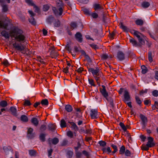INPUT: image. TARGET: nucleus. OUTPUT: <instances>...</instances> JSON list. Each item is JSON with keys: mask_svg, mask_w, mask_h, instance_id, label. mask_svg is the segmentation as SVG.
I'll return each mask as SVG.
<instances>
[{"mask_svg": "<svg viewBox=\"0 0 158 158\" xmlns=\"http://www.w3.org/2000/svg\"><path fill=\"white\" fill-rule=\"evenodd\" d=\"M41 103L42 105L45 106L48 105V101L47 99H44L42 100L41 101Z\"/></svg>", "mask_w": 158, "mask_h": 158, "instance_id": "79ce46f5", "label": "nucleus"}, {"mask_svg": "<svg viewBox=\"0 0 158 158\" xmlns=\"http://www.w3.org/2000/svg\"><path fill=\"white\" fill-rule=\"evenodd\" d=\"M54 20V18L52 15H50L47 18L46 21L48 23L51 24Z\"/></svg>", "mask_w": 158, "mask_h": 158, "instance_id": "aec40b11", "label": "nucleus"}, {"mask_svg": "<svg viewBox=\"0 0 158 158\" xmlns=\"http://www.w3.org/2000/svg\"><path fill=\"white\" fill-rule=\"evenodd\" d=\"M125 148L124 146H122L119 150V153L121 154H123L125 152Z\"/></svg>", "mask_w": 158, "mask_h": 158, "instance_id": "58836bf2", "label": "nucleus"}, {"mask_svg": "<svg viewBox=\"0 0 158 158\" xmlns=\"http://www.w3.org/2000/svg\"><path fill=\"white\" fill-rule=\"evenodd\" d=\"M67 154L69 158H71L73 156V152L72 151H68L67 152Z\"/></svg>", "mask_w": 158, "mask_h": 158, "instance_id": "c03bdc74", "label": "nucleus"}, {"mask_svg": "<svg viewBox=\"0 0 158 158\" xmlns=\"http://www.w3.org/2000/svg\"><path fill=\"white\" fill-rule=\"evenodd\" d=\"M120 27L125 32H128L129 31V29L126 26H124L122 23H120Z\"/></svg>", "mask_w": 158, "mask_h": 158, "instance_id": "a878e982", "label": "nucleus"}, {"mask_svg": "<svg viewBox=\"0 0 158 158\" xmlns=\"http://www.w3.org/2000/svg\"><path fill=\"white\" fill-rule=\"evenodd\" d=\"M60 126L62 128H64L66 127V123L64 119L60 121Z\"/></svg>", "mask_w": 158, "mask_h": 158, "instance_id": "e433bc0d", "label": "nucleus"}, {"mask_svg": "<svg viewBox=\"0 0 158 158\" xmlns=\"http://www.w3.org/2000/svg\"><path fill=\"white\" fill-rule=\"evenodd\" d=\"M8 27V23H5L3 21L0 20V28H2L4 30H7Z\"/></svg>", "mask_w": 158, "mask_h": 158, "instance_id": "f8f14e48", "label": "nucleus"}, {"mask_svg": "<svg viewBox=\"0 0 158 158\" xmlns=\"http://www.w3.org/2000/svg\"><path fill=\"white\" fill-rule=\"evenodd\" d=\"M141 149L142 150H144L146 151H148L149 149V147H148L147 145H142L141 147Z\"/></svg>", "mask_w": 158, "mask_h": 158, "instance_id": "052dcab7", "label": "nucleus"}, {"mask_svg": "<svg viewBox=\"0 0 158 158\" xmlns=\"http://www.w3.org/2000/svg\"><path fill=\"white\" fill-rule=\"evenodd\" d=\"M106 99L107 101H108L110 102V105L112 107H114L113 100L110 98H107Z\"/></svg>", "mask_w": 158, "mask_h": 158, "instance_id": "49530a36", "label": "nucleus"}, {"mask_svg": "<svg viewBox=\"0 0 158 158\" xmlns=\"http://www.w3.org/2000/svg\"><path fill=\"white\" fill-rule=\"evenodd\" d=\"M125 154L126 156H130L131 155V153L127 149L125 152Z\"/></svg>", "mask_w": 158, "mask_h": 158, "instance_id": "6e6d98bb", "label": "nucleus"}, {"mask_svg": "<svg viewBox=\"0 0 158 158\" xmlns=\"http://www.w3.org/2000/svg\"><path fill=\"white\" fill-rule=\"evenodd\" d=\"M77 0L81 3H84L85 4L87 3L88 1V0Z\"/></svg>", "mask_w": 158, "mask_h": 158, "instance_id": "0e129e2a", "label": "nucleus"}, {"mask_svg": "<svg viewBox=\"0 0 158 158\" xmlns=\"http://www.w3.org/2000/svg\"><path fill=\"white\" fill-rule=\"evenodd\" d=\"M148 58L149 61L151 62L152 61V52L151 51H149L148 52Z\"/></svg>", "mask_w": 158, "mask_h": 158, "instance_id": "4c0bfd02", "label": "nucleus"}, {"mask_svg": "<svg viewBox=\"0 0 158 158\" xmlns=\"http://www.w3.org/2000/svg\"><path fill=\"white\" fill-rule=\"evenodd\" d=\"M48 127L49 130L53 132L56 130V125L54 124H49L48 125Z\"/></svg>", "mask_w": 158, "mask_h": 158, "instance_id": "5701e85b", "label": "nucleus"}, {"mask_svg": "<svg viewBox=\"0 0 158 158\" xmlns=\"http://www.w3.org/2000/svg\"><path fill=\"white\" fill-rule=\"evenodd\" d=\"M52 141L53 144L56 145L59 142V140L58 138L55 137L52 139Z\"/></svg>", "mask_w": 158, "mask_h": 158, "instance_id": "ea45409f", "label": "nucleus"}, {"mask_svg": "<svg viewBox=\"0 0 158 158\" xmlns=\"http://www.w3.org/2000/svg\"><path fill=\"white\" fill-rule=\"evenodd\" d=\"M20 44L16 42H15L13 44V45L15 50L19 51L21 52L22 53L24 54L25 53L23 52L24 49V47L23 46L21 45Z\"/></svg>", "mask_w": 158, "mask_h": 158, "instance_id": "f03ea898", "label": "nucleus"}, {"mask_svg": "<svg viewBox=\"0 0 158 158\" xmlns=\"http://www.w3.org/2000/svg\"><path fill=\"white\" fill-rule=\"evenodd\" d=\"M36 60L42 64H45V62L43 61V60L40 56H37L36 57Z\"/></svg>", "mask_w": 158, "mask_h": 158, "instance_id": "c9c22d12", "label": "nucleus"}, {"mask_svg": "<svg viewBox=\"0 0 158 158\" xmlns=\"http://www.w3.org/2000/svg\"><path fill=\"white\" fill-rule=\"evenodd\" d=\"M135 99L136 100V102L138 103V104L139 105H141L142 103V102L140 100V98L138 96H135Z\"/></svg>", "mask_w": 158, "mask_h": 158, "instance_id": "09e8293b", "label": "nucleus"}, {"mask_svg": "<svg viewBox=\"0 0 158 158\" xmlns=\"http://www.w3.org/2000/svg\"><path fill=\"white\" fill-rule=\"evenodd\" d=\"M31 121V123L35 127H37L39 124V120L36 118H32Z\"/></svg>", "mask_w": 158, "mask_h": 158, "instance_id": "f3484780", "label": "nucleus"}, {"mask_svg": "<svg viewBox=\"0 0 158 158\" xmlns=\"http://www.w3.org/2000/svg\"><path fill=\"white\" fill-rule=\"evenodd\" d=\"M111 147L114 149V151L113 152V153H115L118 151V149L117 146L114 145L112 144L111 145Z\"/></svg>", "mask_w": 158, "mask_h": 158, "instance_id": "864d4df0", "label": "nucleus"}, {"mask_svg": "<svg viewBox=\"0 0 158 158\" xmlns=\"http://www.w3.org/2000/svg\"><path fill=\"white\" fill-rule=\"evenodd\" d=\"M10 110L11 112V114L14 116L17 117L18 114L17 112L16 108L13 106H11L10 108Z\"/></svg>", "mask_w": 158, "mask_h": 158, "instance_id": "dca6fc26", "label": "nucleus"}, {"mask_svg": "<svg viewBox=\"0 0 158 158\" xmlns=\"http://www.w3.org/2000/svg\"><path fill=\"white\" fill-rule=\"evenodd\" d=\"M59 55L58 52L56 51H55L52 52H50V56L52 58H55Z\"/></svg>", "mask_w": 158, "mask_h": 158, "instance_id": "4be33fe9", "label": "nucleus"}, {"mask_svg": "<svg viewBox=\"0 0 158 158\" xmlns=\"http://www.w3.org/2000/svg\"><path fill=\"white\" fill-rule=\"evenodd\" d=\"M89 15L93 19H96L98 17V14L94 11L91 12L90 13H89Z\"/></svg>", "mask_w": 158, "mask_h": 158, "instance_id": "412c9836", "label": "nucleus"}, {"mask_svg": "<svg viewBox=\"0 0 158 158\" xmlns=\"http://www.w3.org/2000/svg\"><path fill=\"white\" fill-rule=\"evenodd\" d=\"M27 129V137L30 139L33 138L35 137V133H33V129L31 127H28Z\"/></svg>", "mask_w": 158, "mask_h": 158, "instance_id": "423d86ee", "label": "nucleus"}, {"mask_svg": "<svg viewBox=\"0 0 158 158\" xmlns=\"http://www.w3.org/2000/svg\"><path fill=\"white\" fill-rule=\"evenodd\" d=\"M45 135L43 133H41L39 136V138L41 141L42 142L45 141Z\"/></svg>", "mask_w": 158, "mask_h": 158, "instance_id": "2f4dec72", "label": "nucleus"}, {"mask_svg": "<svg viewBox=\"0 0 158 158\" xmlns=\"http://www.w3.org/2000/svg\"><path fill=\"white\" fill-rule=\"evenodd\" d=\"M134 35L138 38L139 42L141 44H144L145 41L144 40L140 37V35H142L141 33L138 31H136L134 32Z\"/></svg>", "mask_w": 158, "mask_h": 158, "instance_id": "39448f33", "label": "nucleus"}, {"mask_svg": "<svg viewBox=\"0 0 158 158\" xmlns=\"http://www.w3.org/2000/svg\"><path fill=\"white\" fill-rule=\"evenodd\" d=\"M93 7L94 9L96 10H101L103 9V7L99 4H95L94 5Z\"/></svg>", "mask_w": 158, "mask_h": 158, "instance_id": "a211bd4d", "label": "nucleus"}, {"mask_svg": "<svg viewBox=\"0 0 158 158\" xmlns=\"http://www.w3.org/2000/svg\"><path fill=\"white\" fill-rule=\"evenodd\" d=\"M141 69H142V73L144 74L147 72L148 71V69H147L146 67L145 66H144V65H142L141 66Z\"/></svg>", "mask_w": 158, "mask_h": 158, "instance_id": "f704fd0d", "label": "nucleus"}, {"mask_svg": "<svg viewBox=\"0 0 158 158\" xmlns=\"http://www.w3.org/2000/svg\"><path fill=\"white\" fill-rule=\"evenodd\" d=\"M23 33V31L16 27H13L9 33L5 30L1 32L2 35L6 39H9L10 37H14L17 41L23 43L25 41V37Z\"/></svg>", "mask_w": 158, "mask_h": 158, "instance_id": "f257e3e1", "label": "nucleus"}, {"mask_svg": "<svg viewBox=\"0 0 158 158\" xmlns=\"http://www.w3.org/2000/svg\"><path fill=\"white\" fill-rule=\"evenodd\" d=\"M2 63L4 65L5 67H7L10 64L6 60H3V61Z\"/></svg>", "mask_w": 158, "mask_h": 158, "instance_id": "de8ad7c7", "label": "nucleus"}, {"mask_svg": "<svg viewBox=\"0 0 158 158\" xmlns=\"http://www.w3.org/2000/svg\"><path fill=\"white\" fill-rule=\"evenodd\" d=\"M102 88H100V91L102 95L105 97L106 98L108 96V94L106 92V87L102 85Z\"/></svg>", "mask_w": 158, "mask_h": 158, "instance_id": "0eeeda50", "label": "nucleus"}, {"mask_svg": "<svg viewBox=\"0 0 158 158\" xmlns=\"http://www.w3.org/2000/svg\"><path fill=\"white\" fill-rule=\"evenodd\" d=\"M31 103L30 102V101L27 100H25L24 103L23 104V105L26 106H29L31 105Z\"/></svg>", "mask_w": 158, "mask_h": 158, "instance_id": "4d7b16f0", "label": "nucleus"}, {"mask_svg": "<svg viewBox=\"0 0 158 158\" xmlns=\"http://www.w3.org/2000/svg\"><path fill=\"white\" fill-rule=\"evenodd\" d=\"M82 156L81 152H77L76 153V158H79L81 157Z\"/></svg>", "mask_w": 158, "mask_h": 158, "instance_id": "bf43d9fd", "label": "nucleus"}, {"mask_svg": "<svg viewBox=\"0 0 158 158\" xmlns=\"http://www.w3.org/2000/svg\"><path fill=\"white\" fill-rule=\"evenodd\" d=\"M70 29L72 30L76 28L77 27V23L74 22H71L70 24Z\"/></svg>", "mask_w": 158, "mask_h": 158, "instance_id": "473e14b6", "label": "nucleus"}, {"mask_svg": "<svg viewBox=\"0 0 158 158\" xmlns=\"http://www.w3.org/2000/svg\"><path fill=\"white\" fill-rule=\"evenodd\" d=\"M7 106V102L5 101H2L0 102V106L2 107H5Z\"/></svg>", "mask_w": 158, "mask_h": 158, "instance_id": "72a5a7b5", "label": "nucleus"}, {"mask_svg": "<svg viewBox=\"0 0 158 158\" xmlns=\"http://www.w3.org/2000/svg\"><path fill=\"white\" fill-rule=\"evenodd\" d=\"M139 117L142 120L143 125L144 127H145L148 122L147 117L142 114L139 115Z\"/></svg>", "mask_w": 158, "mask_h": 158, "instance_id": "1a4fd4ad", "label": "nucleus"}, {"mask_svg": "<svg viewBox=\"0 0 158 158\" xmlns=\"http://www.w3.org/2000/svg\"><path fill=\"white\" fill-rule=\"evenodd\" d=\"M101 56L102 59L103 60H106L109 57L108 55L105 54H102L101 55Z\"/></svg>", "mask_w": 158, "mask_h": 158, "instance_id": "5fc2aeb1", "label": "nucleus"}, {"mask_svg": "<svg viewBox=\"0 0 158 158\" xmlns=\"http://www.w3.org/2000/svg\"><path fill=\"white\" fill-rule=\"evenodd\" d=\"M52 10L54 14L56 16H60L62 14L63 9L62 7H60L58 9H57L56 7H53Z\"/></svg>", "mask_w": 158, "mask_h": 158, "instance_id": "20e7f679", "label": "nucleus"}, {"mask_svg": "<svg viewBox=\"0 0 158 158\" xmlns=\"http://www.w3.org/2000/svg\"><path fill=\"white\" fill-rule=\"evenodd\" d=\"M47 127L46 124H43L40 126V130L41 131L43 132L45 131L47 129Z\"/></svg>", "mask_w": 158, "mask_h": 158, "instance_id": "c756f323", "label": "nucleus"}, {"mask_svg": "<svg viewBox=\"0 0 158 158\" xmlns=\"http://www.w3.org/2000/svg\"><path fill=\"white\" fill-rule=\"evenodd\" d=\"M152 94L154 96L157 97L158 96V91L156 90H154L152 91Z\"/></svg>", "mask_w": 158, "mask_h": 158, "instance_id": "680f3d73", "label": "nucleus"}, {"mask_svg": "<svg viewBox=\"0 0 158 158\" xmlns=\"http://www.w3.org/2000/svg\"><path fill=\"white\" fill-rule=\"evenodd\" d=\"M119 125L124 131H127V127L124 125L123 123L120 122L119 123Z\"/></svg>", "mask_w": 158, "mask_h": 158, "instance_id": "a18cd8bd", "label": "nucleus"}, {"mask_svg": "<svg viewBox=\"0 0 158 158\" xmlns=\"http://www.w3.org/2000/svg\"><path fill=\"white\" fill-rule=\"evenodd\" d=\"M89 71L92 73L94 76V75L96 76L95 79L96 81H97L99 78L97 77L99 75V69L98 67H96L95 69L90 68H89Z\"/></svg>", "mask_w": 158, "mask_h": 158, "instance_id": "7ed1b4c3", "label": "nucleus"}, {"mask_svg": "<svg viewBox=\"0 0 158 158\" xmlns=\"http://www.w3.org/2000/svg\"><path fill=\"white\" fill-rule=\"evenodd\" d=\"M135 23L138 25H142L143 23V20L141 19H138L135 21Z\"/></svg>", "mask_w": 158, "mask_h": 158, "instance_id": "7c9ffc66", "label": "nucleus"}, {"mask_svg": "<svg viewBox=\"0 0 158 158\" xmlns=\"http://www.w3.org/2000/svg\"><path fill=\"white\" fill-rule=\"evenodd\" d=\"M65 109L67 112H70L73 110V108L71 106L68 104L65 106Z\"/></svg>", "mask_w": 158, "mask_h": 158, "instance_id": "b1692460", "label": "nucleus"}, {"mask_svg": "<svg viewBox=\"0 0 158 158\" xmlns=\"http://www.w3.org/2000/svg\"><path fill=\"white\" fill-rule=\"evenodd\" d=\"M89 84H91V85L93 86H95L96 85L94 84V80L92 79H89Z\"/></svg>", "mask_w": 158, "mask_h": 158, "instance_id": "338daca9", "label": "nucleus"}, {"mask_svg": "<svg viewBox=\"0 0 158 158\" xmlns=\"http://www.w3.org/2000/svg\"><path fill=\"white\" fill-rule=\"evenodd\" d=\"M141 5L143 8H147L149 6L150 4L148 2L145 1L142 3Z\"/></svg>", "mask_w": 158, "mask_h": 158, "instance_id": "c85d7f7f", "label": "nucleus"}, {"mask_svg": "<svg viewBox=\"0 0 158 158\" xmlns=\"http://www.w3.org/2000/svg\"><path fill=\"white\" fill-rule=\"evenodd\" d=\"M67 135L70 137L72 138L73 136V132L71 131H68L67 133Z\"/></svg>", "mask_w": 158, "mask_h": 158, "instance_id": "13d9d810", "label": "nucleus"}, {"mask_svg": "<svg viewBox=\"0 0 158 158\" xmlns=\"http://www.w3.org/2000/svg\"><path fill=\"white\" fill-rule=\"evenodd\" d=\"M82 10L85 14L88 15H89V10L85 7L82 8Z\"/></svg>", "mask_w": 158, "mask_h": 158, "instance_id": "a19ab883", "label": "nucleus"}, {"mask_svg": "<svg viewBox=\"0 0 158 158\" xmlns=\"http://www.w3.org/2000/svg\"><path fill=\"white\" fill-rule=\"evenodd\" d=\"M76 40L80 43L82 41V35L80 32H77L75 35Z\"/></svg>", "mask_w": 158, "mask_h": 158, "instance_id": "2eb2a0df", "label": "nucleus"}, {"mask_svg": "<svg viewBox=\"0 0 158 158\" xmlns=\"http://www.w3.org/2000/svg\"><path fill=\"white\" fill-rule=\"evenodd\" d=\"M117 57L119 60L122 61L125 59V54L122 52L118 51L117 53Z\"/></svg>", "mask_w": 158, "mask_h": 158, "instance_id": "9d476101", "label": "nucleus"}, {"mask_svg": "<svg viewBox=\"0 0 158 158\" xmlns=\"http://www.w3.org/2000/svg\"><path fill=\"white\" fill-rule=\"evenodd\" d=\"M49 9V6L48 5H45L43 6V10L44 11H47Z\"/></svg>", "mask_w": 158, "mask_h": 158, "instance_id": "8fccbe9b", "label": "nucleus"}, {"mask_svg": "<svg viewBox=\"0 0 158 158\" xmlns=\"http://www.w3.org/2000/svg\"><path fill=\"white\" fill-rule=\"evenodd\" d=\"M20 120L23 122H26L28 121V117L25 115H22L20 117Z\"/></svg>", "mask_w": 158, "mask_h": 158, "instance_id": "393cba45", "label": "nucleus"}, {"mask_svg": "<svg viewBox=\"0 0 158 158\" xmlns=\"http://www.w3.org/2000/svg\"><path fill=\"white\" fill-rule=\"evenodd\" d=\"M2 11L4 12H6L8 10V8L6 5H3L2 6Z\"/></svg>", "mask_w": 158, "mask_h": 158, "instance_id": "3c124183", "label": "nucleus"}, {"mask_svg": "<svg viewBox=\"0 0 158 158\" xmlns=\"http://www.w3.org/2000/svg\"><path fill=\"white\" fill-rule=\"evenodd\" d=\"M148 142L147 144V145L149 147H152L155 145V144L153 142V139L151 137H149L148 138Z\"/></svg>", "mask_w": 158, "mask_h": 158, "instance_id": "4468645a", "label": "nucleus"}, {"mask_svg": "<svg viewBox=\"0 0 158 158\" xmlns=\"http://www.w3.org/2000/svg\"><path fill=\"white\" fill-rule=\"evenodd\" d=\"M129 42L130 43H131L134 46L136 47H140L143 45L141 44L140 43H138L137 41L133 38H130L129 39Z\"/></svg>", "mask_w": 158, "mask_h": 158, "instance_id": "9b49d317", "label": "nucleus"}, {"mask_svg": "<svg viewBox=\"0 0 158 158\" xmlns=\"http://www.w3.org/2000/svg\"><path fill=\"white\" fill-rule=\"evenodd\" d=\"M89 45L93 48L96 49H98V47L97 46V45L93 43L89 44Z\"/></svg>", "mask_w": 158, "mask_h": 158, "instance_id": "e2e57ef3", "label": "nucleus"}, {"mask_svg": "<svg viewBox=\"0 0 158 158\" xmlns=\"http://www.w3.org/2000/svg\"><path fill=\"white\" fill-rule=\"evenodd\" d=\"M124 100H123L124 102L126 101H128L130 100V97L129 92L127 90H125L124 91Z\"/></svg>", "mask_w": 158, "mask_h": 158, "instance_id": "ddd939ff", "label": "nucleus"}, {"mask_svg": "<svg viewBox=\"0 0 158 158\" xmlns=\"http://www.w3.org/2000/svg\"><path fill=\"white\" fill-rule=\"evenodd\" d=\"M29 154L31 156H35L37 155V152L35 150H30L28 151Z\"/></svg>", "mask_w": 158, "mask_h": 158, "instance_id": "6ab92c4d", "label": "nucleus"}, {"mask_svg": "<svg viewBox=\"0 0 158 158\" xmlns=\"http://www.w3.org/2000/svg\"><path fill=\"white\" fill-rule=\"evenodd\" d=\"M69 123L72 125L71 127L75 131H77L78 130L77 126L75 123L73 122H69Z\"/></svg>", "mask_w": 158, "mask_h": 158, "instance_id": "cd10ccee", "label": "nucleus"}, {"mask_svg": "<svg viewBox=\"0 0 158 158\" xmlns=\"http://www.w3.org/2000/svg\"><path fill=\"white\" fill-rule=\"evenodd\" d=\"M68 143V141L66 140H64L61 143L62 146H66Z\"/></svg>", "mask_w": 158, "mask_h": 158, "instance_id": "774afa93", "label": "nucleus"}, {"mask_svg": "<svg viewBox=\"0 0 158 158\" xmlns=\"http://www.w3.org/2000/svg\"><path fill=\"white\" fill-rule=\"evenodd\" d=\"M29 22L33 25H35L36 24V21L33 17H31L30 18L28 19Z\"/></svg>", "mask_w": 158, "mask_h": 158, "instance_id": "bb28decb", "label": "nucleus"}, {"mask_svg": "<svg viewBox=\"0 0 158 158\" xmlns=\"http://www.w3.org/2000/svg\"><path fill=\"white\" fill-rule=\"evenodd\" d=\"M53 152V150L52 149H51L49 150H48V156L50 157L52 155V153Z\"/></svg>", "mask_w": 158, "mask_h": 158, "instance_id": "69168bd1", "label": "nucleus"}, {"mask_svg": "<svg viewBox=\"0 0 158 158\" xmlns=\"http://www.w3.org/2000/svg\"><path fill=\"white\" fill-rule=\"evenodd\" d=\"M90 114L92 119H96L98 117V111L96 109L91 110Z\"/></svg>", "mask_w": 158, "mask_h": 158, "instance_id": "6e6552de", "label": "nucleus"}, {"mask_svg": "<svg viewBox=\"0 0 158 158\" xmlns=\"http://www.w3.org/2000/svg\"><path fill=\"white\" fill-rule=\"evenodd\" d=\"M54 24L55 27H59L60 25V22L59 20H57L54 22Z\"/></svg>", "mask_w": 158, "mask_h": 158, "instance_id": "37998d69", "label": "nucleus"}, {"mask_svg": "<svg viewBox=\"0 0 158 158\" xmlns=\"http://www.w3.org/2000/svg\"><path fill=\"white\" fill-rule=\"evenodd\" d=\"M98 143L101 146L104 147L106 145V143L104 141H100L98 142Z\"/></svg>", "mask_w": 158, "mask_h": 158, "instance_id": "603ef678", "label": "nucleus"}]
</instances>
